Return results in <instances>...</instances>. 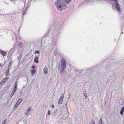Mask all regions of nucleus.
<instances>
[{
  "instance_id": "nucleus-1",
  "label": "nucleus",
  "mask_w": 124,
  "mask_h": 124,
  "mask_svg": "<svg viewBox=\"0 0 124 124\" xmlns=\"http://www.w3.org/2000/svg\"><path fill=\"white\" fill-rule=\"evenodd\" d=\"M64 2L62 0H57L55 2V4L57 6V10L61 11L66 7V4L69 3L71 0H64Z\"/></svg>"
},
{
  "instance_id": "nucleus-2",
  "label": "nucleus",
  "mask_w": 124,
  "mask_h": 124,
  "mask_svg": "<svg viewBox=\"0 0 124 124\" xmlns=\"http://www.w3.org/2000/svg\"><path fill=\"white\" fill-rule=\"evenodd\" d=\"M61 67L62 71L65 69L66 66V60L64 58H62L61 61Z\"/></svg>"
},
{
  "instance_id": "nucleus-3",
  "label": "nucleus",
  "mask_w": 124,
  "mask_h": 124,
  "mask_svg": "<svg viewBox=\"0 0 124 124\" xmlns=\"http://www.w3.org/2000/svg\"><path fill=\"white\" fill-rule=\"evenodd\" d=\"M115 3L116 5L115 8L119 12H120L121 11L120 9L118 3L117 2Z\"/></svg>"
},
{
  "instance_id": "nucleus-4",
  "label": "nucleus",
  "mask_w": 124,
  "mask_h": 124,
  "mask_svg": "<svg viewBox=\"0 0 124 124\" xmlns=\"http://www.w3.org/2000/svg\"><path fill=\"white\" fill-rule=\"evenodd\" d=\"M64 94H63V95H62L59 99L58 102L59 104H61L62 103L64 98Z\"/></svg>"
},
{
  "instance_id": "nucleus-5",
  "label": "nucleus",
  "mask_w": 124,
  "mask_h": 124,
  "mask_svg": "<svg viewBox=\"0 0 124 124\" xmlns=\"http://www.w3.org/2000/svg\"><path fill=\"white\" fill-rule=\"evenodd\" d=\"M22 98H20L17 102L16 104L15 105L14 107V108H16L17 107V105H19L22 101Z\"/></svg>"
},
{
  "instance_id": "nucleus-6",
  "label": "nucleus",
  "mask_w": 124,
  "mask_h": 124,
  "mask_svg": "<svg viewBox=\"0 0 124 124\" xmlns=\"http://www.w3.org/2000/svg\"><path fill=\"white\" fill-rule=\"evenodd\" d=\"M17 82L16 81L15 83L14 87L12 92L15 93L17 89Z\"/></svg>"
},
{
  "instance_id": "nucleus-7",
  "label": "nucleus",
  "mask_w": 124,
  "mask_h": 124,
  "mask_svg": "<svg viewBox=\"0 0 124 124\" xmlns=\"http://www.w3.org/2000/svg\"><path fill=\"white\" fill-rule=\"evenodd\" d=\"M55 27L56 29V30L59 31H60L61 30V26L60 25H55Z\"/></svg>"
},
{
  "instance_id": "nucleus-8",
  "label": "nucleus",
  "mask_w": 124,
  "mask_h": 124,
  "mask_svg": "<svg viewBox=\"0 0 124 124\" xmlns=\"http://www.w3.org/2000/svg\"><path fill=\"white\" fill-rule=\"evenodd\" d=\"M9 78L8 77H7L6 78H4L0 82V84L2 85L4 84L6 82V81Z\"/></svg>"
},
{
  "instance_id": "nucleus-9",
  "label": "nucleus",
  "mask_w": 124,
  "mask_h": 124,
  "mask_svg": "<svg viewBox=\"0 0 124 124\" xmlns=\"http://www.w3.org/2000/svg\"><path fill=\"white\" fill-rule=\"evenodd\" d=\"M0 53L3 56H5L7 54L6 51H3L1 50H0Z\"/></svg>"
},
{
  "instance_id": "nucleus-10",
  "label": "nucleus",
  "mask_w": 124,
  "mask_h": 124,
  "mask_svg": "<svg viewBox=\"0 0 124 124\" xmlns=\"http://www.w3.org/2000/svg\"><path fill=\"white\" fill-rule=\"evenodd\" d=\"M48 69L46 67H45L44 68L43 71L46 74H47L48 73Z\"/></svg>"
},
{
  "instance_id": "nucleus-11",
  "label": "nucleus",
  "mask_w": 124,
  "mask_h": 124,
  "mask_svg": "<svg viewBox=\"0 0 124 124\" xmlns=\"http://www.w3.org/2000/svg\"><path fill=\"white\" fill-rule=\"evenodd\" d=\"M31 110V107L29 108L26 111V112L25 113V115H27L28 114V113L29 112V111H30Z\"/></svg>"
},
{
  "instance_id": "nucleus-12",
  "label": "nucleus",
  "mask_w": 124,
  "mask_h": 124,
  "mask_svg": "<svg viewBox=\"0 0 124 124\" xmlns=\"http://www.w3.org/2000/svg\"><path fill=\"white\" fill-rule=\"evenodd\" d=\"M38 59L39 58L38 56L36 57L34 60V62L37 63H39V61H38Z\"/></svg>"
},
{
  "instance_id": "nucleus-13",
  "label": "nucleus",
  "mask_w": 124,
  "mask_h": 124,
  "mask_svg": "<svg viewBox=\"0 0 124 124\" xmlns=\"http://www.w3.org/2000/svg\"><path fill=\"white\" fill-rule=\"evenodd\" d=\"M124 107H123L121 108L120 111V113L121 115H123V113L124 112Z\"/></svg>"
},
{
  "instance_id": "nucleus-14",
  "label": "nucleus",
  "mask_w": 124,
  "mask_h": 124,
  "mask_svg": "<svg viewBox=\"0 0 124 124\" xmlns=\"http://www.w3.org/2000/svg\"><path fill=\"white\" fill-rule=\"evenodd\" d=\"M9 69L8 68V69H7V70H6V72L5 74L6 76H8V74L9 73Z\"/></svg>"
},
{
  "instance_id": "nucleus-15",
  "label": "nucleus",
  "mask_w": 124,
  "mask_h": 124,
  "mask_svg": "<svg viewBox=\"0 0 124 124\" xmlns=\"http://www.w3.org/2000/svg\"><path fill=\"white\" fill-rule=\"evenodd\" d=\"M31 73L32 74H35V72H36V70L34 69L32 70H31Z\"/></svg>"
},
{
  "instance_id": "nucleus-16",
  "label": "nucleus",
  "mask_w": 124,
  "mask_h": 124,
  "mask_svg": "<svg viewBox=\"0 0 124 124\" xmlns=\"http://www.w3.org/2000/svg\"><path fill=\"white\" fill-rule=\"evenodd\" d=\"M18 46L21 47L22 46V42H20Z\"/></svg>"
},
{
  "instance_id": "nucleus-17",
  "label": "nucleus",
  "mask_w": 124,
  "mask_h": 124,
  "mask_svg": "<svg viewBox=\"0 0 124 124\" xmlns=\"http://www.w3.org/2000/svg\"><path fill=\"white\" fill-rule=\"evenodd\" d=\"M11 62H10L9 63L8 66V68L9 69H10V68L11 67Z\"/></svg>"
},
{
  "instance_id": "nucleus-18",
  "label": "nucleus",
  "mask_w": 124,
  "mask_h": 124,
  "mask_svg": "<svg viewBox=\"0 0 124 124\" xmlns=\"http://www.w3.org/2000/svg\"><path fill=\"white\" fill-rule=\"evenodd\" d=\"M86 92V91H84V96L85 97V98H86L87 97V95L86 94V93L85 92Z\"/></svg>"
},
{
  "instance_id": "nucleus-19",
  "label": "nucleus",
  "mask_w": 124,
  "mask_h": 124,
  "mask_svg": "<svg viewBox=\"0 0 124 124\" xmlns=\"http://www.w3.org/2000/svg\"><path fill=\"white\" fill-rule=\"evenodd\" d=\"M14 94H15L14 93L12 92V93H11V94H10V98H11V97Z\"/></svg>"
},
{
  "instance_id": "nucleus-20",
  "label": "nucleus",
  "mask_w": 124,
  "mask_h": 124,
  "mask_svg": "<svg viewBox=\"0 0 124 124\" xmlns=\"http://www.w3.org/2000/svg\"><path fill=\"white\" fill-rule=\"evenodd\" d=\"M39 51L38 50H37L35 52V54H39Z\"/></svg>"
},
{
  "instance_id": "nucleus-21",
  "label": "nucleus",
  "mask_w": 124,
  "mask_h": 124,
  "mask_svg": "<svg viewBox=\"0 0 124 124\" xmlns=\"http://www.w3.org/2000/svg\"><path fill=\"white\" fill-rule=\"evenodd\" d=\"M110 1L114 2L115 3L117 2V0H110Z\"/></svg>"
},
{
  "instance_id": "nucleus-22",
  "label": "nucleus",
  "mask_w": 124,
  "mask_h": 124,
  "mask_svg": "<svg viewBox=\"0 0 124 124\" xmlns=\"http://www.w3.org/2000/svg\"><path fill=\"white\" fill-rule=\"evenodd\" d=\"M99 123V124H102V119H100Z\"/></svg>"
},
{
  "instance_id": "nucleus-23",
  "label": "nucleus",
  "mask_w": 124,
  "mask_h": 124,
  "mask_svg": "<svg viewBox=\"0 0 124 124\" xmlns=\"http://www.w3.org/2000/svg\"><path fill=\"white\" fill-rule=\"evenodd\" d=\"M6 122V120H4L3 123L2 124H5Z\"/></svg>"
},
{
  "instance_id": "nucleus-24",
  "label": "nucleus",
  "mask_w": 124,
  "mask_h": 124,
  "mask_svg": "<svg viewBox=\"0 0 124 124\" xmlns=\"http://www.w3.org/2000/svg\"><path fill=\"white\" fill-rule=\"evenodd\" d=\"M28 8V7H26V10H25V11L24 12V13H23V15H24L25 14V13H26V10Z\"/></svg>"
},
{
  "instance_id": "nucleus-25",
  "label": "nucleus",
  "mask_w": 124,
  "mask_h": 124,
  "mask_svg": "<svg viewBox=\"0 0 124 124\" xmlns=\"http://www.w3.org/2000/svg\"><path fill=\"white\" fill-rule=\"evenodd\" d=\"M48 114L49 115H51L50 111L49 110L48 111Z\"/></svg>"
},
{
  "instance_id": "nucleus-26",
  "label": "nucleus",
  "mask_w": 124,
  "mask_h": 124,
  "mask_svg": "<svg viewBox=\"0 0 124 124\" xmlns=\"http://www.w3.org/2000/svg\"><path fill=\"white\" fill-rule=\"evenodd\" d=\"M32 69H34V68H35V66L34 65H33L32 66Z\"/></svg>"
},
{
  "instance_id": "nucleus-27",
  "label": "nucleus",
  "mask_w": 124,
  "mask_h": 124,
  "mask_svg": "<svg viewBox=\"0 0 124 124\" xmlns=\"http://www.w3.org/2000/svg\"><path fill=\"white\" fill-rule=\"evenodd\" d=\"M51 107L53 108H54V105H52L51 106Z\"/></svg>"
},
{
  "instance_id": "nucleus-28",
  "label": "nucleus",
  "mask_w": 124,
  "mask_h": 124,
  "mask_svg": "<svg viewBox=\"0 0 124 124\" xmlns=\"http://www.w3.org/2000/svg\"><path fill=\"white\" fill-rule=\"evenodd\" d=\"M67 102L66 103V104L65 105V106H66V108L67 109L68 108H67Z\"/></svg>"
},
{
  "instance_id": "nucleus-29",
  "label": "nucleus",
  "mask_w": 124,
  "mask_h": 124,
  "mask_svg": "<svg viewBox=\"0 0 124 124\" xmlns=\"http://www.w3.org/2000/svg\"><path fill=\"white\" fill-rule=\"evenodd\" d=\"M93 124H95V122L94 121H93L92 122Z\"/></svg>"
},
{
  "instance_id": "nucleus-30",
  "label": "nucleus",
  "mask_w": 124,
  "mask_h": 124,
  "mask_svg": "<svg viewBox=\"0 0 124 124\" xmlns=\"http://www.w3.org/2000/svg\"><path fill=\"white\" fill-rule=\"evenodd\" d=\"M62 71H63L61 70V71H60V74L62 73Z\"/></svg>"
},
{
  "instance_id": "nucleus-31",
  "label": "nucleus",
  "mask_w": 124,
  "mask_h": 124,
  "mask_svg": "<svg viewBox=\"0 0 124 124\" xmlns=\"http://www.w3.org/2000/svg\"><path fill=\"white\" fill-rule=\"evenodd\" d=\"M17 58L18 59H20V57H18Z\"/></svg>"
},
{
  "instance_id": "nucleus-32",
  "label": "nucleus",
  "mask_w": 124,
  "mask_h": 124,
  "mask_svg": "<svg viewBox=\"0 0 124 124\" xmlns=\"http://www.w3.org/2000/svg\"><path fill=\"white\" fill-rule=\"evenodd\" d=\"M1 66V65L0 64V67Z\"/></svg>"
},
{
  "instance_id": "nucleus-33",
  "label": "nucleus",
  "mask_w": 124,
  "mask_h": 124,
  "mask_svg": "<svg viewBox=\"0 0 124 124\" xmlns=\"http://www.w3.org/2000/svg\"><path fill=\"white\" fill-rule=\"evenodd\" d=\"M89 70V69H88L87 70V71H88V70Z\"/></svg>"
},
{
  "instance_id": "nucleus-34",
  "label": "nucleus",
  "mask_w": 124,
  "mask_h": 124,
  "mask_svg": "<svg viewBox=\"0 0 124 124\" xmlns=\"http://www.w3.org/2000/svg\"><path fill=\"white\" fill-rule=\"evenodd\" d=\"M121 33H122V34H123V32H121Z\"/></svg>"
}]
</instances>
